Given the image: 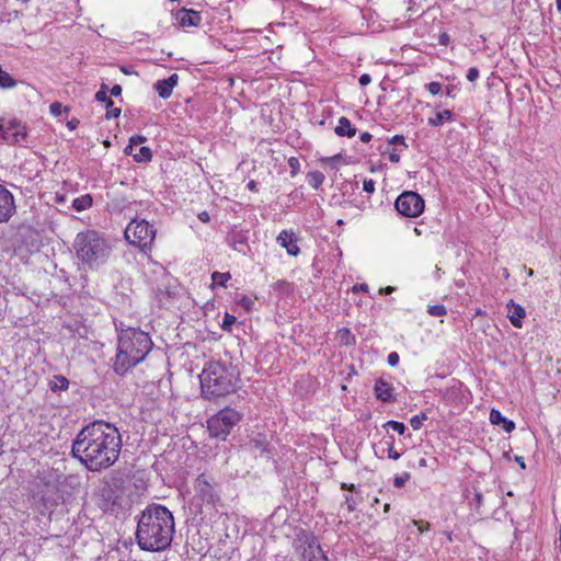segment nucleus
<instances>
[{
	"instance_id": "57",
	"label": "nucleus",
	"mask_w": 561,
	"mask_h": 561,
	"mask_svg": "<svg viewBox=\"0 0 561 561\" xmlns=\"http://www.w3.org/2000/svg\"><path fill=\"white\" fill-rule=\"evenodd\" d=\"M359 139L363 142H369L370 139H371V135L368 131H364V133L360 134Z\"/></svg>"
},
{
	"instance_id": "55",
	"label": "nucleus",
	"mask_w": 561,
	"mask_h": 561,
	"mask_svg": "<svg viewBox=\"0 0 561 561\" xmlns=\"http://www.w3.org/2000/svg\"><path fill=\"white\" fill-rule=\"evenodd\" d=\"M113 493V490L110 486H105L102 489V496L106 497L108 501L112 499L111 494Z\"/></svg>"
},
{
	"instance_id": "62",
	"label": "nucleus",
	"mask_w": 561,
	"mask_h": 561,
	"mask_svg": "<svg viewBox=\"0 0 561 561\" xmlns=\"http://www.w3.org/2000/svg\"><path fill=\"white\" fill-rule=\"evenodd\" d=\"M558 549H559V553L561 554V524H560L559 537H558Z\"/></svg>"
},
{
	"instance_id": "64",
	"label": "nucleus",
	"mask_w": 561,
	"mask_h": 561,
	"mask_svg": "<svg viewBox=\"0 0 561 561\" xmlns=\"http://www.w3.org/2000/svg\"><path fill=\"white\" fill-rule=\"evenodd\" d=\"M557 9L561 12V0H557Z\"/></svg>"
},
{
	"instance_id": "30",
	"label": "nucleus",
	"mask_w": 561,
	"mask_h": 561,
	"mask_svg": "<svg viewBox=\"0 0 561 561\" xmlns=\"http://www.w3.org/2000/svg\"><path fill=\"white\" fill-rule=\"evenodd\" d=\"M427 313L432 317H443L447 313V309L444 305L428 306Z\"/></svg>"
},
{
	"instance_id": "17",
	"label": "nucleus",
	"mask_w": 561,
	"mask_h": 561,
	"mask_svg": "<svg viewBox=\"0 0 561 561\" xmlns=\"http://www.w3.org/2000/svg\"><path fill=\"white\" fill-rule=\"evenodd\" d=\"M179 76L176 73L171 75L168 79L158 80L154 83V90L162 99H169L172 95L174 87L178 84Z\"/></svg>"
},
{
	"instance_id": "33",
	"label": "nucleus",
	"mask_w": 561,
	"mask_h": 561,
	"mask_svg": "<svg viewBox=\"0 0 561 561\" xmlns=\"http://www.w3.org/2000/svg\"><path fill=\"white\" fill-rule=\"evenodd\" d=\"M427 419L426 414H417L411 417L410 424L414 431H417L422 427L423 422Z\"/></svg>"
},
{
	"instance_id": "2",
	"label": "nucleus",
	"mask_w": 561,
	"mask_h": 561,
	"mask_svg": "<svg viewBox=\"0 0 561 561\" xmlns=\"http://www.w3.org/2000/svg\"><path fill=\"white\" fill-rule=\"evenodd\" d=\"M174 533L173 514L163 505H148L138 517L136 539L144 551L165 550L170 547Z\"/></svg>"
},
{
	"instance_id": "18",
	"label": "nucleus",
	"mask_w": 561,
	"mask_h": 561,
	"mask_svg": "<svg viewBox=\"0 0 561 561\" xmlns=\"http://www.w3.org/2000/svg\"><path fill=\"white\" fill-rule=\"evenodd\" d=\"M507 309L511 323L513 327L520 329L523 327V319L526 316L525 309L513 300L507 305Z\"/></svg>"
},
{
	"instance_id": "28",
	"label": "nucleus",
	"mask_w": 561,
	"mask_h": 561,
	"mask_svg": "<svg viewBox=\"0 0 561 561\" xmlns=\"http://www.w3.org/2000/svg\"><path fill=\"white\" fill-rule=\"evenodd\" d=\"M105 107H106L105 117L107 119L117 118L121 115V108L114 106V102L111 99L107 102H105Z\"/></svg>"
},
{
	"instance_id": "42",
	"label": "nucleus",
	"mask_w": 561,
	"mask_h": 561,
	"mask_svg": "<svg viewBox=\"0 0 561 561\" xmlns=\"http://www.w3.org/2000/svg\"><path fill=\"white\" fill-rule=\"evenodd\" d=\"M428 92L433 95H436L438 94L440 91H442V84L439 82H430L427 85H426Z\"/></svg>"
},
{
	"instance_id": "13",
	"label": "nucleus",
	"mask_w": 561,
	"mask_h": 561,
	"mask_svg": "<svg viewBox=\"0 0 561 561\" xmlns=\"http://www.w3.org/2000/svg\"><path fill=\"white\" fill-rule=\"evenodd\" d=\"M228 244L237 252L245 254L249 250V231L233 228L227 236Z\"/></svg>"
},
{
	"instance_id": "6",
	"label": "nucleus",
	"mask_w": 561,
	"mask_h": 561,
	"mask_svg": "<svg viewBox=\"0 0 561 561\" xmlns=\"http://www.w3.org/2000/svg\"><path fill=\"white\" fill-rule=\"evenodd\" d=\"M242 419L241 413L231 408H225L207 420V428L211 437L225 438Z\"/></svg>"
},
{
	"instance_id": "5",
	"label": "nucleus",
	"mask_w": 561,
	"mask_h": 561,
	"mask_svg": "<svg viewBox=\"0 0 561 561\" xmlns=\"http://www.w3.org/2000/svg\"><path fill=\"white\" fill-rule=\"evenodd\" d=\"M201 389L205 399L211 400L234 391L232 374L219 362H210L203 369Z\"/></svg>"
},
{
	"instance_id": "7",
	"label": "nucleus",
	"mask_w": 561,
	"mask_h": 561,
	"mask_svg": "<svg viewBox=\"0 0 561 561\" xmlns=\"http://www.w3.org/2000/svg\"><path fill=\"white\" fill-rule=\"evenodd\" d=\"M156 237V229L147 220H131L125 229V238L129 243L139 247L144 252L150 250Z\"/></svg>"
},
{
	"instance_id": "53",
	"label": "nucleus",
	"mask_w": 561,
	"mask_h": 561,
	"mask_svg": "<svg viewBox=\"0 0 561 561\" xmlns=\"http://www.w3.org/2000/svg\"><path fill=\"white\" fill-rule=\"evenodd\" d=\"M389 160L393 163H398L400 161V154L397 152L396 149L389 152Z\"/></svg>"
},
{
	"instance_id": "15",
	"label": "nucleus",
	"mask_w": 561,
	"mask_h": 561,
	"mask_svg": "<svg viewBox=\"0 0 561 561\" xmlns=\"http://www.w3.org/2000/svg\"><path fill=\"white\" fill-rule=\"evenodd\" d=\"M374 391L376 398L381 402H392L396 399L393 394L394 389L392 385L383 378H379L376 380Z\"/></svg>"
},
{
	"instance_id": "37",
	"label": "nucleus",
	"mask_w": 561,
	"mask_h": 561,
	"mask_svg": "<svg viewBox=\"0 0 561 561\" xmlns=\"http://www.w3.org/2000/svg\"><path fill=\"white\" fill-rule=\"evenodd\" d=\"M288 165L290 168V175L295 176L300 170L299 160L296 157H290L288 159Z\"/></svg>"
},
{
	"instance_id": "9",
	"label": "nucleus",
	"mask_w": 561,
	"mask_h": 561,
	"mask_svg": "<svg viewBox=\"0 0 561 561\" xmlns=\"http://www.w3.org/2000/svg\"><path fill=\"white\" fill-rule=\"evenodd\" d=\"M394 207L402 216L415 218L423 213L425 204L420 194L405 191L397 197Z\"/></svg>"
},
{
	"instance_id": "22",
	"label": "nucleus",
	"mask_w": 561,
	"mask_h": 561,
	"mask_svg": "<svg viewBox=\"0 0 561 561\" xmlns=\"http://www.w3.org/2000/svg\"><path fill=\"white\" fill-rule=\"evenodd\" d=\"M128 156H131L135 161L137 162H148L152 159V151L149 147H141L137 151L134 149L131 150V153H127Z\"/></svg>"
},
{
	"instance_id": "27",
	"label": "nucleus",
	"mask_w": 561,
	"mask_h": 561,
	"mask_svg": "<svg viewBox=\"0 0 561 561\" xmlns=\"http://www.w3.org/2000/svg\"><path fill=\"white\" fill-rule=\"evenodd\" d=\"M231 278L230 273L214 272L211 274L213 284L216 286L226 287V283Z\"/></svg>"
},
{
	"instance_id": "61",
	"label": "nucleus",
	"mask_w": 561,
	"mask_h": 561,
	"mask_svg": "<svg viewBox=\"0 0 561 561\" xmlns=\"http://www.w3.org/2000/svg\"><path fill=\"white\" fill-rule=\"evenodd\" d=\"M77 125H78V121H70L67 123L68 128L71 130L75 129L77 127Z\"/></svg>"
},
{
	"instance_id": "59",
	"label": "nucleus",
	"mask_w": 561,
	"mask_h": 561,
	"mask_svg": "<svg viewBox=\"0 0 561 561\" xmlns=\"http://www.w3.org/2000/svg\"><path fill=\"white\" fill-rule=\"evenodd\" d=\"M247 187L250 191L256 192L257 191V183L254 180H251L248 182Z\"/></svg>"
},
{
	"instance_id": "39",
	"label": "nucleus",
	"mask_w": 561,
	"mask_h": 561,
	"mask_svg": "<svg viewBox=\"0 0 561 561\" xmlns=\"http://www.w3.org/2000/svg\"><path fill=\"white\" fill-rule=\"evenodd\" d=\"M344 501H345V504L347 506V511L351 513V512H354L356 510V506L358 504V501L355 496L353 495H344Z\"/></svg>"
},
{
	"instance_id": "58",
	"label": "nucleus",
	"mask_w": 561,
	"mask_h": 561,
	"mask_svg": "<svg viewBox=\"0 0 561 561\" xmlns=\"http://www.w3.org/2000/svg\"><path fill=\"white\" fill-rule=\"evenodd\" d=\"M394 290H396L394 287L387 286V287L380 288L379 293L382 295H389V294L393 293Z\"/></svg>"
},
{
	"instance_id": "8",
	"label": "nucleus",
	"mask_w": 561,
	"mask_h": 561,
	"mask_svg": "<svg viewBox=\"0 0 561 561\" xmlns=\"http://www.w3.org/2000/svg\"><path fill=\"white\" fill-rule=\"evenodd\" d=\"M0 138L9 146H22L27 139V128L16 118H0Z\"/></svg>"
},
{
	"instance_id": "52",
	"label": "nucleus",
	"mask_w": 561,
	"mask_h": 561,
	"mask_svg": "<svg viewBox=\"0 0 561 561\" xmlns=\"http://www.w3.org/2000/svg\"><path fill=\"white\" fill-rule=\"evenodd\" d=\"M368 288H369L368 285L363 283V284L354 285L352 290L354 293H356V291H365L366 293V291H368Z\"/></svg>"
},
{
	"instance_id": "40",
	"label": "nucleus",
	"mask_w": 561,
	"mask_h": 561,
	"mask_svg": "<svg viewBox=\"0 0 561 561\" xmlns=\"http://www.w3.org/2000/svg\"><path fill=\"white\" fill-rule=\"evenodd\" d=\"M388 144L390 145H401L404 149L408 148L405 142V138L402 135H394L390 139H388Z\"/></svg>"
},
{
	"instance_id": "25",
	"label": "nucleus",
	"mask_w": 561,
	"mask_h": 561,
	"mask_svg": "<svg viewBox=\"0 0 561 561\" xmlns=\"http://www.w3.org/2000/svg\"><path fill=\"white\" fill-rule=\"evenodd\" d=\"M325 176L320 171H311L307 174L308 184L314 190H318L323 184Z\"/></svg>"
},
{
	"instance_id": "38",
	"label": "nucleus",
	"mask_w": 561,
	"mask_h": 561,
	"mask_svg": "<svg viewBox=\"0 0 561 561\" xmlns=\"http://www.w3.org/2000/svg\"><path fill=\"white\" fill-rule=\"evenodd\" d=\"M409 479H410V473L403 472L402 474L394 477L393 485L396 488H402Z\"/></svg>"
},
{
	"instance_id": "26",
	"label": "nucleus",
	"mask_w": 561,
	"mask_h": 561,
	"mask_svg": "<svg viewBox=\"0 0 561 561\" xmlns=\"http://www.w3.org/2000/svg\"><path fill=\"white\" fill-rule=\"evenodd\" d=\"M49 388L53 391L67 390L69 388V380L64 376H54L49 381Z\"/></svg>"
},
{
	"instance_id": "51",
	"label": "nucleus",
	"mask_w": 561,
	"mask_h": 561,
	"mask_svg": "<svg viewBox=\"0 0 561 561\" xmlns=\"http://www.w3.org/2000/svg\"><path fill=\"white\" fill-rule=\"evenodd\" d=\"M476 508L479 510L483 503V495L481 492L474 493Z\"/></svg>"
},
{
	"instance_id": "23",
	"label": "nucleus",
	"mask_w": 561,
	"mask_h": 561,
	"mask_svg": "<svg viewBox=\"0 0 561 561\" xmlns=\"http://www.w3.org/2000/svg\"><path fill=\"white\" fill-rule=\"evenodd\" d=\"M249 446L253 450H260L261 453H268L267 446L268 443L265 436L257 434L255 437L251 438L249 442Z\"/></svg>"
},
{
	"instance_id": "1",
	"label": "nucleus",
	"mask_w": 561,
	"mask_h": 561,
	"mask_svg": "<svg viewBox=\"0 0 561 561\" xmlns=\"http://www.w3.org/2000/svg\"><path fill=\"white\" fill-rule=\"evenodd\" d=\"M123 442L117 427L105 421H93L77 434L71 453L89 471L100 472L119 458Z\"/></svg>"
},
{
	"instance_id": "4",
	"label": "nucleus",
	"mask_w": 561,
	"mask_h": 561,
	"mask_svg": "<svg viewBox=\"0 0 561 561\" xmlns=\"http://www.w3.org/2000/svg\"><path fill=\"white\" fill-rule=\"evenodd\" d=\"M73 248L81 264L92 271L104 265L112 251L107 241L95 230L79 232L75 239Z\"/></svg>"
},
{
	"instance_id": "48",
	"label": "nucleus",
	"mask_w": 561,
	"mask_h": 561,
	"mask_svg": "<svg viewBox=\"0 0 561 561\" xmlns=\"http://www.w3.org/2000/svg\"><path fill=\"white\" fill-rule=\"evenodd\" d=\"M449 35L447 33H442L439 34L438 36V44L439 45H444V46H447L449 44Z\"/></svg>"
},
{
	"instance_id": "12",
	"label": "nucleus",
	"mask_w": 561,
	"mask_h": 561,
	"mask_svg": "<svg viewBox=\"0 0 561 561\" xmlns=\"http://www.w3.org/2000/svg\"><path fill=\"white\" fill-rule=\"evenodd\" d=\"M304 543L302 557L306 561H329L314 536H306Z\"/></svg>"
},
{
	"instance_id": "63",
	"label": "nucleus",
	"mask_w": 561,
	"mask_h": 561,
	"mask_svg": "<svg viewBox=\"0 0 561 561\" xmlns=\"http://www.w3.org/2000/svg\"><path fill=\"white\" fill-rule=\"evenodd\" d=\"M426 465H427V463H426V459H425V458H421V459L419 460V466H420V467H426Z\"/></svg>"
},
{
	"instance_id": "32",
	"label": "nucleus",
	"mask_w": 561,
	"mask_h": 561,
	"mask_svg": "<svg viewBox=\"0 0 561 561\" xmlns=\"http://www.w3.org/2000/svg\"><path fill=\"white\" fill-rule=\"evenodd\" d=\"M385 427H386V428H388V430L390 428V430H392V431H394V432L399 433L400 435L404 434V432H405V430H407V427H405L404 423H402V422H398V421H393V420L388 421V422L385 424Z\"/></svg>"
},
{
	"instance_id": "46",
	"label": "nucleus",
	"mask_w": 561,
	"mask_h": 561,
	"mask_svg": "<svg viewBox=\"0 0 561 561\" xmlns=\"http://www.w3.org/2000/svg\"><path fill=\"white\" fill-rule=\"evenodd\" d=\"M341 159V154H335V156H332V157H325V158H322L321 159V162L324 163V164H329L331 165L332 168H334V162L336 160Z\"/></svg>"
},
{
	"instance_id": "20",
	"label": "nucleus",
	"mask_w": 561,
	"mask_h": 561,
	"mask_svg": "<svg viewBox=\"0 0 561 561\" xmlns=\"http://www.w3.org/2000/svg\"><path fill=\"white\" fill-rule=\"evenodd\" d=\"M334 131L337 136L341 137L352 138L356 135V128L352 125L351 121L344 116L339 119Z\"/></svg>"
},
{
	"instance_id": "45",
	"label": "nucleus",
	"mask_w": 561,
	"mask_h": 561,
	"mask_svg": "<svg viewBox=\"0 0 561 561\" xmlns=\"http://www.w3.org/2000/svg\"><path fill=\"white\" fill-rule=\"evenodd\" d=\"M399 359H400V356L397 352H391L389 355H388V364L391 366V367H394L398 365L399 363Z\"/></svg>"
},
{
	"instance_id": "11",
	"label": "nucleus",
	"mask_w": 561,
	"mask_h": 561,
	"mask_svg": "<svg viewBox=\"0 0 561 561\" xmlns=\"http://www.w3.org/2000/svg\"><path fill=\"white\" fill-rule=\"evenodd\" d=\"M16 213L13 194L0 184V224L8 222Z\"/></svg>"
},
{
	"instance_id": "10",
	"label": "nucleus",
	"mask_w": 561,
	"mask_h": 561,
	"mask_svg": "<svg viewBox=\"0 0 561 561\" xmlns=\"http://www.w3.org/2000/svg\"><path fill=\"white\" fill-rule=\"evenodd\" d=\"M194 490L195 496L204 504L215 505L219 500L213 479L205 473H202L196 478L194 482Z\"/></svg>"
},
{
	"instance_id": "24",
	"label": "nucleus",
	"mask_w": 561,
	"mask_h": 561,
	"mask_svg": "<svg viewBox=\"0 0 561 561\" xmlns=\"http://www.w3.org/2000/svg\"><path fill=\"white\" fill-rule=\"evenodd\" d=\"M92 206V197L89 194L77 197L72 202V207L77 211H83Z\"/></svg>"
},
{
	"instance_id": "3",
	"label": "nucleus",
	"mask_w": 561,
	"mask_h": 561,
	"mask_svg": "<svg viewBox=\"0 0 561 561\" xmlns=\"http://www.w3.org/2000/svg\"><path fill=\"white\" fill-rule=\"evenodd\" d=\"M152 348L150 336L135 328L121 330L117 342V353L113 363L114 371L124 376L133 367L141 363Z\"/></svg>"
},
{
	"instance_id": "49",
	"label": "nucleus",
	"mask_w": 561,
	"mask_h": 561,
	"mask_svg": "<svg viewBox=\"0 0 561 561\" xmlns=\"http://www.w3.org/2000/svg\"><path fill=\"white\" fill-rule=\"evenodd\" d=\"M370 81H371V78H370V76L368 73L362 75L359 77V79H358L359 84L363 85V87L369 84Z\"/></svg>"
},
{
	"instance_id": "29",
	"label": "nucleus",
	"mask_w": 561,
	"mask_h": 561,
	"mask_svg": "<svg viewBox=\"0 0 561 561\" xmlns=\"http://www.w3.org/2000/svg\"><path fill=\"white\" fill-rule=\"evenodd\" d=\"M146 137L141 135H134L129 138V145L125 148V153H131V150L135 149V146L144 144L146 141Z\"/></svg>"
},
{
	"instance_id": "21",
	"label": "nucleus",
	"mask_w": 561,
	"mask_h": 561,
	"mask_svg": "<svg viewBox=\"0 0 561 561\" xmlns=\"http://www.w3.org/2000/svg\"><path fill=\"white\" fill-rule=\"evenodd\" d=\"M454 113L449 110H443L440 112L435 113L433 117L427 119V124L433 127H438L444 125L447 122L454 121Z\"/></svg>"
},
{
	"instance_id": "16",
	"label": "nucleus",
	"mask_w": 561,
	"mask_h": 561,
	"mask_svg": "<svg viewBox=\"0 0 561 561\" xmlns=\"http://www.w3.org/2000/svg\"><path fill=\"white\" fill-rule=\"evenodd\" d=\"M175 19L182 27L197 26L202 21L199 12L185 8L175 13Z\"/></svg>"
},
{
	"instance_id": "43",
	"label": "nucleus",
	"mask_w": 561,
	"mask_h": 561,
	"mask_svg": "<svg viewBox=\"0 0 561 561\" xmlns=\"http://www.w3.org/2000/svg\"><path fill=\"white\" fill-rule=\"evenodd\" d=\"M363 188L366 193L373 194L375 192V181L373 179H365Z\"/></svg>"
},
{
	"instance_id": "36",
	"label": "nucleus",
	"mask_w": 561,
	"mask_h": 561,
	"mask_svg": "<svg viewBox=\"0 0 561 561\" xmlns=\"http://www.w3.org/2000/svg\"><path fill=\"white\" fill-rule=\"evenodd\" d=\"M236 320L237 319L234 316H232L230 313H226L224 317V320H222V324H221L222 330L231 331V327L236 322Z\"/></svg>"
},
{
	"instance_id": "31",
	"label": "nucleus",
	"mask_w": 561,
	"mask_h": 561,
	"mask_svg": "<svg viewBox=\"0 0 561 561\" xmlns=\"http://www.w3.org/2000/svg\"><path fill=\"white\" fill-rule=\"evenodd\" d=\"M49 112L51 115L58 117L61 116L62 113H68L69 108L67 106H62V104L59 102H54L49 106Z\"/></svg>"
},
{
	"instance_id": "35",
	"label": "nucleus",
	"mask_w": 561,
	"mask_h": 561,
	"mask_svg": "<svg viewBox=\"0 0 561 561\" xmlns=\"http://www.w3.org/2000/svg\"><path fill=\"white\" fill-rule=\"evenodd\" d=\"M393 436L390 437L389 442H386V444L388 445V457L390 459L398 460L401 457V454L393 448Z\"/></svg>"
},
{
	"instance_id": "34",
	"label": "nucleus",
	"mask_w": 561,
	"mask_h": 561,
	"mask_svg": "<svg viewBox=\"0 0 561 561\" xmlns=\"http://www.w3.org/2000/svg\"><path fill=\"white\" fill-rule=\"evenodd\" d=\"M108 87L105 83H102L100 90L95 93V100L102 103H105L110 100L107 96Z\"/></svg>"
},
{
	"instance_id": "47",
	"label": "nucleus",
	"mask_w": 561,
	"mask_h": 561,
	"mask_svg": "<svg viewBox=\"0 0 561 561\" xmlns=\"http://www.w3.org/2000/svg\"><path fill=\"white\" fill-rule=\"evenodd\" d=\"M414 524L417 526V529L420 533H423L425 530L430 529V524L424 520H414Z\"/></svg>"
},
{
	"instance_id": "60",
	"label": "nucleus",
	"mask_w": 561,
	"mask_h": 561,
	"mask_svg": "<svg viewBox=\"0 0 561 561\" xmlns=\"http://www.w3.org/2000/svg\"><path fill=\"white\" fill-rule=\"evenodd\" d=\"M515 460L516 462L520 466V468L525 469L526 468V465H525V461H524V458L520 457V456H515Z\"/></svg>"
},
{
	"instance_id": "50",
	"label": "nucleus",
	"mask_w": 561,
	"mask_h": 561,
	"mask_svg": "<svg viewBox=\"0 0 561 561\" xmlns=\"http://www.w3.org/2000/svg\"><path fill=\"white\" fill-rule=\"evenodd\" d=\"M111 96H119L122 94V87L119 84H114L110 90Z\"/></svg>"
},
{
	"instance_id": "19",
	"label": "nucleus",
	"mask_w": 561,
	"mask_h": 561,
	"mask_svg": "<svg viewBox=\"0 0 561 561\" xmlns=\"http://www.w3.org/2000/svg\"><path fill=\"white\" fill-rule=\"evenodd\" d=\"M490 422L494 425H502L506 433H511L515 428V423L507 420L499 410L495 409H492L490 412Z\"/></svg>"
},
{
	"instance_id": "14",
	"label": "nucleus",
	"mask_w": 561,
	"mask_h": 561,
	"mask_svg": "<svg viewBox=\"0 0 561 561\" xmlns=\"http://www.w3.org/2000/svg\"><path fill=\"white\" fill-rule=\"evenodd\" d=\"M276 241L282 248L286 249L288 255L297 256L300 253V249L297 244V237L293 230H282L278 233Z\"/></svg>"
},
{
	"instance_id": "41",
	"label": "nucleus",
	"mask_w": 561,
	"mask_h": 561,
	"mask_svg": "<svg viewBox=\"0 0 561 561\" xmlns=\"http://www.w3.org/2000/svg\"><path fill=\"white\" fill-rule=\"evenodd\" d=\"M342 341L345 342V344H352L355 341V337L351 334L348 329H343L340 331Z\"/></svg>"
},
{
	"instance_id": "44",
	"label": "nucleus",
	"mask_w": 561,
	"mask_h": 561,
	"mask_svg": "<svg viewBox=\"0 0 561 561\" xmlns=\"http://www.w3.org/2000/svg\"><path fill=\"white\" fill-rule=\"evenodd\" d=\"M479 78V69L476 67L469 68L467 72V79L471 82L476 81Z\"/></svg>"
},
{
	"instance_id": "54",
	"label": "nucleus",
	"mask_w": 561,
	"mask_h": 561,
	"mask_svg": "<svg viewBox=\"0 0 561 561\" xmlns=\"http://www.w3.org/2000/svg\"><path fill=\"white\" fill-rule=\"evenodd\" d=\"M341 489H342V490H347V491H350V492H355V493L357 492V488H356V485H355V484H352V483H351V484H348V483L343 482V483L341 484Z\"/></svg>"
},
{
	"instance_id": "56",
	"label": "nucleus",
	"mask_w": 561,
	"mask_h": 561,
	"mask_svg": "<svg viewBox=\"0 0 561 561\" xmlns=\"http://www.w3.org/2000/svg\"><path fill=\"white\" fill-rule=\"evenodd\" d=\"M198 219L202 221V222H209L210 220V216L207 211H202L198 214Z\"/></svg>"
}]
</instances>
